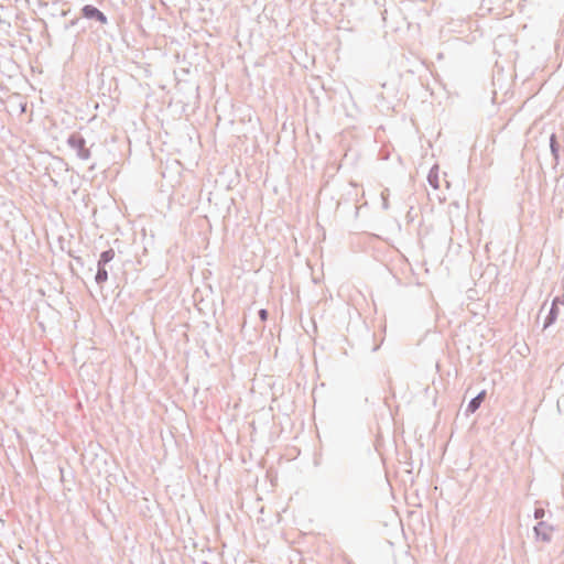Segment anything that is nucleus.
<instances>
[{
	"label": "nucleus",
	"instance_id": "obj_1",
	"mask_svg": "<svg viewBox=\"0 0 564 564\" xmlns=\"http://www.w3.org/2000/svg\"><path fill=\"white\" fill-rule=\"evenodd\" d=\"M83 15L87 19H97L100 23H107L106 15L93 6H85L82 10Z\"/></svg>",
	"mask_w": 564,
	"mask_h": 564
},
{
	"label": "nucleus",
	"instance_id": "obj_2",
	"mask_svg": "<svg viewBox=\"0 0 564 564\" xmlns=\"http://www.w3.org/2000/svg\"><path fill=\"white\" fill-rule=\"evenodd\" d=\"M486 397V391H481L476 398H474L469 404H468V410L470 412H475L481 404V402L484 401Z\"/></svg>",
	"mask_w": 564,
	"mask_h": 564
},
{
	"label": "nucleus",
	"instance_id": "obj_3",
	"mask_svg": "<svg viewBox=\"0 0 564 564\" xmlns=\"http://www.w3.org/2000/svg\"><path fill=\"white\" fill-rule=\"evenodd\" d=\"M115 257V252L113 250H107L105 252L101 253L100 256V259H99V265H105L107 262L111 261Z\"/></svg>",
	"mask_w": 564,
	"mask_h": 564
},
{
	"label": "nucleus",
	"instance_id": "obj_4",
	"mask_svg": "<svg viewBox=\"0 0 564 564\" xmlns=\"http://www.w3.org/2000/svg\"><path fill=\"white\" fill-rule=\"evenodd\" d=\"M107 278H108V273H107L106 269L104 268V265H99L97 274H96V281L101 283V282H105L107 280Z\"/></svg>",
	"mask_w": 564,
	"mask_h": 564
},
{
	"label": "nucleus",
	"instance_id": "obj_5",
	"mask_svg": "<svg viewBox=\"0 0 564 564\" xmlns=\"http://www.w3.org/2000/svg\"><path fill=\"white\" fill-rule=\"evenodd\" d=\"M259 316H260V318H261V321H262V322H265V321H267V318H268V312H267V310H260V312H259Z\"/></svg>",
	"mask_w": 564,
	"mask_h": 564
}]
</instances>
